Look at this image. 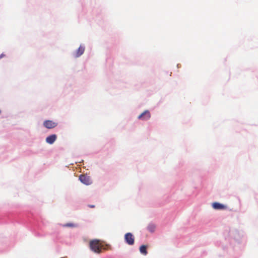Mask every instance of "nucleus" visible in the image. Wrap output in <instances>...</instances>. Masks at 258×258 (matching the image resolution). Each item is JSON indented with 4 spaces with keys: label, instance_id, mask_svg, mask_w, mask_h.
I'll use <instances>...</instances> for the list:
<instances>
[{
    "label": "nucleus",
    "instance_id": "f257e3e1",
    "mask_svg": "<svg viewBox=\"0 0 258 258\" xmlns=\"http://www.w3.org/2000/svg\"><path fill=\"white\" fill-rule=\"evenodd\" d=\"M89 246L93 252L96 253H100L101 252L103 245L100 242L99 240L94 239L90 241Z\"/></svg>",
    "mask_w": 258,
    "mask_h": 258
},
{
    "label": "nucleus",
    "instance_id": "f03ea898",
    "mask_svg": "<svg viewBox=\"0 0 258 258\" xmlns=\"http://www.w3.org/2000/svg\"><path fill=\"white\" fill-rule=\"evenodd\" d=\"M124 239L125 242L128 245H133L135 242V238L134 235L131 233H127L124 235Z\"/></svg>",
    "mask_w": 258,
    "mask_h": 258
},
{
    "label": "nucleus",
    "instance_id": "7ed1b4c3",
    "mask_svg": "<svg viewBox=\"0 0 258 258\" xmlns=\"http://www.w3.org/2000/svg\"><path fill=\"white\" fill-rule=\"evenodd\" d=\"M79 179L81 182L86 185H90L92 183L91 180L89 176L85 175H81L79 176Z\"/></svg>",
    "mask_w": 258,
    "mask_h": 258
},
{
    "label": "nucleus",
    "instance_id": "20e7f679",
    "mask_svg": "<svg viewBox=\"0 0 258 258\" xmlns=\"http://www.w3.org/2000/svg\"><path fill=\"white\" fill-rule=\"evenodd\" d=\"M151 117V114L149 111L145 110L138 116V119L143 120L149 119Z\"/></svg>",
    "mask_w": 258,
    "mask_h": 258
},
{
    "label": "nucleus",
    "instance_id": "39448f33",
    "mask_svg": "<svg viewBox=\"0 0 258 258\" xmlns=\"http://www.w3.org/2000/svg\"><path fill=\"white\" fill-rule=\"evenodd\" d=\"M43 125L46 128L51 129L55 127L57 125V123L52 120H47L43 122Z\"/></svg>",
    "mask_w": 258,
    "mask_h": 258
},
{
    "label": "nucleus",
    "instance_id": "423d86ee",
    "mask_svg": "<svg viewBox=\"0 0 258 258\" xmlns=\"http://www.w3.org/2000/svg\"><path fill=\"white\" fill-rule=\"evenodd\" d=\"M212 207L214 209L216 210H224L227 209L226 205L217 202L213 203Z\"/></svg>",
    "mask_w": 258,
    "mask_h": 258
},
{
    "label": "nucleus",
    "instance_id": "0eeeda50",
    "mask_svg": "<svg viewBox=\"0 0 258 258\" xmlns=\"http://www.w3.org/2000/svg\"><path fill=\"white\" fill-rule=\"evenodd\" d=\"M85 51V47L83 46L80 45L78 50L75 53V57H78L82 55Z\"/></svg>",
    "mask_w": 258,
    "mask_h": 258
},
{
    "label": "nucleus",
    "instance_id": "6e6552de",
    "mask_svg": "<svg viewBox=\"0 0 258 258\" xmlns=\"http://www.w3.org/2000/svg\"><path fill=\"white\" fill-rule=\"evenodd\" d=\"M56 138L57 137L55 135H50L46 138V142L49 144H52L55 142Z\"/></svg>",
    "mask_w": 258,
    "mask_h": 258
},
{
    "label": "nucleus",
    "instance_id": "1a4fd4ad",
    "mask_svg": "<svg viewBox=\"0 0 258 258\" xmlns=\"http://www.w3.org/2000/svg\"><path fill=\"white\" fill-rule=\"evenodd\" d=\"M140 251L143 254L146 255L148 253L147 251V246L145 245H141L140 247Z\"/></svg>",
    "mask_w": 258,
    "mask_h": 258
},
{
    "label": "nucleus",
    "instance_id": "9d476101",
    "mask_svg": "<svg viewBox=\"0 0 258 258\" xmlns=\"http://www.w3.org/2000/svg\"><path fill=\"white\" fill-rule=\"evenodd\" d=\"M147 229L150 232H153L155 229V226L153 224H150L148 226Z\"/></svg>",
    "mask_w": 258,
    "mask_h": 258
},
{
    "label": "nucleus",
    "instance_id": "9b49d317",
    "mask_svg": "<svg viewBox=\"0 0 258 258\" xmlns=\"http://www.w3.org/2000/svg\"><path fill=\"white\" fill-rule=\"evenodd\" d=\"M63 227H76L77 226V225L74 223H67L63 225Z\"/></svg>",
    "mask_w": 258,
    "mask_h": 258
},
{
    "label": "nucleus",
    "instance_id": "f8f14e48",
    "mask_svg": "<svg viewBox=\"0 0 258 258\" xmlns=\"http://www.w3.org/2000/svg\"><path fill=\"white\" fill-rule=\"evenodd\" d=\"M89 207L90 208H94L95 206L94 205H89Z\"/></svg>",
    "mask_w": 258,
    "mask_h": 258
},
{
    "label": "nucleus",
    "instance_id": "ddd939ff",
    "mask_svg": "<svg viewBox=\"0 0 258 258\" xmlns=\"http://www.w3.org/2000/svg\"><path fill=\"white\" fill-rule=\"evenodd\" d=\"M1 113V110H0V114Z\"/></svg>",
    "mask_w": 258,
    "mask_h": 258
}]
</instances>
